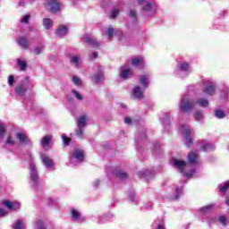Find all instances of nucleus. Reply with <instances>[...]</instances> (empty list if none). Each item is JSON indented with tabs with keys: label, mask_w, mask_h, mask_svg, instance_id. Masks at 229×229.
<instances>
[{
	"label": "nucleus",
	"mask_w": 229,
	"mask_h": 229,
	"mask_svg": "<svg viewBox=\"0 0 229 229\" xmlns=\"http://www.w3.org/2000/svg\"><path fill=\"white\" fill-rule=\"evenodd\" d=\"M46 10L51 13H56L62 10V4L58 0H47L45 4Z\"/></svg>",
	"instance_id": "obj_1"
},
{
	"label": "nucleus",
	"mask_w": 229,
	"mask_h": 229,
	"mask_svg": "<svg viewBox=\"0 0 229 229\" xmlns=\"http://www.w3.org/2000/svg\"><path fill=\"white\" fill-rule=\"evenodd\" d=\"M182 135L185 137V144L188 148H191L192 146V139L191 138V135L194 133L192 129L189 125H182Z\"/></svg>",
	"instance_id": "obj_2"
},
{
	"label": "nucleus",
	"mask_w": 229,
	"mask_h": 229,
	"mask_svg": "<svg viewBox=\"0 0 229 229\" xmlns=\"http://www.w3.org/2000/svg\"><path fill=\"white\" fill-rule=\"evenodd\" d=\"M180 108L182 112H190V110L194 108V101L184 97L181 100Z\"/></svg>",
	"instance_id": "obj_3"
},
{
	"label": "nucleus",
	"mask_w": 229,
	"mask_h": 229,
	"mask_svg": "<svg viewBox=\"0 0 229 229\" xmlns=\"http://www.w3.org/2000/svg\"><path fill=\"white\" fill-rule=\"evenodd\" d=\"M131 64L133 67H137V69H144V67H146V61H144L142 55L132 57L131 59Z\"/></svg>",
	"instance_id": "obj_4"
},
{
	"label": "nucleus",
	"mask_w": 229,
	"mask_h": 229,
	"mask_svg": "<svg viewBox=\"0 0 229 229\" xmlns=\"http://www.w3.org/2000/svg\"><path fill=\"white\" fill-rule=\"evenodd\" d=\"M131 76H133V70H131V68L121 67L120 78H122V80H128V78H131Z\"/></svg>",
	"instance_id": "obj_5"
},
{
	"label": "nucleus",
	"mask_w": 229,
	"mask_h": 229,
	"mask_svg": "<svg viewBox=\"0 0 229 229\" xmlns=\"http://www.w3.org/2000/svg\"><path fill=\"white\" fill-rule=\"evenodd\" d=\"M15 139L20 142V144H30V139L24 132H17L15 134Z\"/></svg>",
	"instance_id": "obj_6"
},
{
	"label": "nucleus",
	"mask_w": 229,
	"mask_h": 229,
	"mask_svg": "<svg viewBox=\"0 0 229 229\" xmlns=\"http://www.w3.org/2000/svg\"><path fill=\"white\" fill-rule=\"evenodd\" d=\"M30 170L31 181L35 183H38V173L37 172V167L35 166V164H30Z\"/></svg>",
	"instance_id": "obj_7"
},
{
	"label": "nucleus",
	"mask_w": 229,
	"mask_h": 229,
	"mask_svg": "<svg viewBox=\"0 0 229 229\" xmlns=\"http://www.w3.org/2000/svg\"><path fill=\"white\" fill-rule=\"evenodd\" d=\"M187 165V163L183 160H178L174 159L173 160V166L176 167V169H179L180 173H185L183 169H185V166Z\"/></svg>",
	"instance_id": "obj_8"
},
{
	"label": "nucleus",
	"mask_w": 229,
	"mask_h": 229,
	"mask_svg": "<svg viewBox=\"0 0 229 229\" xmlns=\"http://www.w3.org/2000/svg\"><path fill=\"white\" fill-rule=\"evenodd\" d=\"M3 205H4V207H6L7 208H9V210H19V208H21V203L19 202H10V200H4L2 202Z\"/></svg>",
	"instance_id": "obj_9"
},
{
	"label": "nucleus",
	"mask_w": 229,
	"mask_h": 229,
	"mask_svg": "<svg viewBox=\"0 0 229 229\" xmlns=\"http://www.w3.org/2000/svg\"><path fill=\"white\" fill-rule=\"evenodd\" d=\"M17 42L21 49H30V41H28L26 37L18 38Z\"/></svg>",
	"instance_id": "obj_10"
},
{
	"label": "nucleus",
	"mask_w": 229,
	"mask_h": 229,
	"mask_svg": "<svg viewBox=\"0 0 229 229\" xmlns=\"http://www.w3.org/2000/svg\"><path fill=\"white\" fill-rule=\"evenodd\" d=\"M199 159V154L195 151H191L188 154V161L190 164L196 165Z\"/></svg>",
	"instance_id": "obj_11"
},
{
	"label": "nucleus",
	"mask_w": 229,
	"mask_h": 229,
	"mask_svg": "<svg viewBox=\"0 0 229 229\" xmlns=\"http://www.w3.org/2000/svg\"><path fill=\"white\" fill-rule=\"evenodd\" d=\"M72 157L76 158L79 162H83V158H85V152L81 149H75L73 151Z\"/></svg>",
	"instance_id": "obj_12"
},
{
	"label": "nucleus",
	"mask_w": 229,
	"mask_h": 229,
	"mask_svg": "<svg viewBox=\"0 0 229 229\" xmlns=\"http://www.w3.org/2000/svg\"><path fill=\"white\" fill-rule=\"evenodd\" d=\"M140 83L143 85L144 89H148V86L149 85V74L140 75Z\"/></svg>",
	"instance_id": "obj_13"
},
{
	"label": "nucleus",
	"mask_w": 229,
	"mask_h": 229,
	"mask_svg": "<svg viewBox=\"0 0 229 229\" xmlns=\"http://www.w3.org/2000/svg\"><path fill=\"white\" fill-rule=\"evenodd\" d=\"M51 140H53V135H45L41 140V145L43 146V148H47V146H49V144L51 143Z\"/></svg>",
	"instance_id": "obj_14"
},
{
	"label": "nucleus",
	"mask_w": 229,
	"mask_h": 229,
	"mask_svg": "<svg viewBox=\"0 0 229 229\" xmlns=\"http://www.w3.org/2000/svg\"><path fill=\"white\" fill-rule=\"evenodd\" d=\"M41 160L46 167H53V165H55V163H53V159L49 158V157L46 155L41 156Z\"/></svg>",
	"instance_id": "obj_15"
},
{
	"label": "nucleus",
	"mask_w": 229,
	"mask_h": 229,
	"mask_svg": "<svg viewBox=\"0 0 229 229\" xmlns=\"http://www.w3.org/2000/svg\"><path fill=\"white\" fill-rule=\"evenodd\" d=\"M84 42L87 44H90V46H93V47H99V43L96 41L93 38H90V36L86 35L84 37Z\"/></svg>",
	"instance_id": "obj_16"
},
{
	"label": "nucleus",
	"mask_w": 229,
	"mask_h": 229,
	"mask_svg": "<svg viewBox=\"0 0 229 229\" xmlns=\"http://www.w3.org/2000/svg\"><path fill=\"white\" fill-rule=\"evenodd\" d=\"M203 92L207 94L208 96H212L214 92H216V85L214 84H209L206 88H204Z\"/></svg>",
	"instance_id": "obj_17"
},
{
	"label": "nucleus",
	"mask_w": 229,
	"mask_h": 229,
	"mask_svg": "<svg viewBox=\"0 0 229 229\" xmlns=\"http://www.w3.org/2000/svg\"><path fill=\"white\" fill-rule=\"evenodd\" d=\"M87 126V117L82 115L77 120V128H84Z\"/></svg>",
	"instance_id": "obj_18"
},
{
	"label": "nucleus",
	"mask_w": 229,
	"mask_h": 229,
	"mask_svg": "<svg viewBox=\"0 0 229 229\" xmlns=\"http://www.w3.org/2000/svg\"><path fill=\"white\" fill-rule=\"evenodd\" d=\"M67 33V27L61 25L56 30V36L57 37H64V35Z\"/></svg>",
	"instance_id": "obj_19"
},
{
	"label": "nucleus",
	"mask_w": 229,
	"mask_h": 229,
	"mask_svg": "<svg viewBox=\"0 0 229 229\" xmlns=\"http://www.w3.org/2000/svg\"><path fill=\"white\" fill-rule=\"evenodd\" d=\"M133 95L135 98H140L144 97V93L142 92V89H140V87L136 86L133 89Z\"/></svg>",
	"instance_id": "obj_20"
},
{
	"label": "nucleus",
	"mask_w": 229,
	"mask_h": 229,
	"mask_svg": "<svg viewBox=\"0 0 229 229\" xmlns=\"http://www.w3.org/2000/svg\"><path fill=\"white\" fill-rule=\"evenodd\" d=\"M43 25L46 28V30H50L51 28H53V20L49 18H45L43 20Z\"/></svg>",
	"instance_id": "obj_21"
},
{
	"label": "nucleus",
	"mask_w": 229,
	"mask_h": 229,
	"mask_svg": "<svg viewBox=\"0 0 229 229\" xmlns=\"http://www.w3.org/2000/svg\"><path fill=\"white\" fill-rule=\"evenodd\" d=\"M5 144L8 146H15L16 141L15 139H13V136L12 134H9L6 138Z\"/></svg>",
	"instance_id": "obj_22"
},
{
	"label": "nucleus",
	"mask_w": 229,
	"mask_h": 229,
	"mask_svg": "<svg viewBox=\"0 0 229 229\" xmlns=\"http://www.w3.org/2000/svg\"><path fill=\"white\" fill-rule=\"evenodd\" d=\"M72 216L75 221H81V214L76 209H72Z\"/></svg>",
	"instance_id": "obj_23"
},
{
	"label": "nucleus",
	"mask_w": 229,
	"mask_h": 229,
	"mask_svg": "<svg viewBox=\"0 0 229 229\" xmlns=\"http://www.w3.org/2000/svg\"><path fill=\"white\" fill-rule=\"evenodd\" d=\"M143 10L145 12H151L152 13H155V12H156L155 5L153 4H149V3H148L146 4V6L143 7Z\"/></svg>",
	"instance_id": "obj_24"
},
{
	"label": "nucleus",
	"mask_w": 229,
	"mask_h": 229,
	"mask_svg": "<svg viewBox=\"0 0 229 229\" xmlns=\"http://www.w3.org/2000/svg\"><path fill=\"white\" fill-rule=\"evenodd\" d=\"M16 93L19 96H24V94H26V88H24V86L20 85L16 88Z\"/></svg>",
	"instance_id": "obj_25"
},
{
	"label": "nucleus",
	"mask_w": 229,
	"mask_h": 229,
	"mask_svg": "<svg viewBox=\"0 0 229 229\" xmlns=\"http://www.w3.org/2000/svg\"><path fill=\"white\" fill-rule=\"evenodd\" d=\"M13 229H24V222L22 220H17L13 225Z\"/></svg>",
	"instance_id": "obj_26"
},
{
	"label": "nucleus",
	"mask_w": 229,
	"mask_h": 229,
	"mask_svg": "<svg viewBox=\"0 0 229 229\" xmlns=\"http://www.w3.org/2000/svg\"><path fill=\"white\" fill-rule=\"evenodd\" d=\"M18 65L20 67V71H26V67H28L26 61L21 59H18Z\"/></svg>",
	"instance_id": "obj_27"
},
{
	"label": "nucleus",
	"mask_w": 229,
	"mask_h": 229,
	"mask_svg": "<svg viewBox=\"0 0 229 229\" xmlns=\"http://www.w3.org/2000/svg\"><path fill=\"white\" fill-rule=\"evenodd\" d=\"M179 69L180 71H182V72L189 71V69H191V65L189 64V63L184 62L181 64Z\"/></svg>",
	"instance_id": "obj_28"
},
{
	"label": "nucleus",
	"mask_w": 229,
	"mask_h": 229,
	"mask_svg": "<svg viewBox=\"0 0 229 229\" xmlns=\"http://www.w3.org/2000/svg\"><path fill=\"white\" fill-rule=\"evenodd\" d=\"M197 104H199V106H208V100L204 98H199L197 100Z\"/></svg>",
	"instance_id": "obj_29"
},
{
	"label": "nucleus",
	"mask_w": 229,
	"mask_h": 229,
	"mask_svg": "<svg viewBox=\"0 0 229 229\" xmlns=\"http://www.w3.org/2000/svg\"><path fill=\"white\" fill-rule=\"evenodd\" d=\"M93 80L96 83H99V81H101V80H103V72H99L98 74H96L93 77Z\"/></svg>",
	"instance_id": "obj_30"
},
{
	"label": "nucleus",
	"mask_w": 229,
	"mask_h": 229,
	"mask_svg": "<svg viewBox=\"0 0 229 229\" xmlns=\"http://www.w3.org/2000/svg\"><path fill=\"white\" fill-rule=\"evenodd\" d=\"M214 148V146L209 143V142H206L202 147L201 149L202 151H208V149H212Z\"/></svg>",
	"instance_id": "obj_31"
},
{
	"label": "nucleus",
	"mask_w": 229,
	"mask_h": 229,
	"mask_svg": "<svg viewBox=\"0 0 229 229\" xmlns=\"http://www.w3.org/2000/svg\"><path fill=\"white\" fill-rule=\"evenodd\" d=\"M6 135V127L0 123V139H3Z\"/></svg>",
	"instance_id": "obj_32"
},
{
	"label": "nucleus",
	"mask_w": 229,
	"mask_h": 229,
	"mask_svg": "<svg viewBox=\"0 0 229 229\" xmlns=\"http://www.w3.org/2000/svg\"><path fill=\"white\" fill-rule=\"evenodd\" d=\"M117 178H120L121 180H126V178H128V174L120 171L116 174Z\"/></svg>",
	"instance_id": "obj_33"
},
{
	"label": "nucleus",
	"mask_w": 229,
	"mask_h": 229,
	"mask_svg": "<svg viewBox=\"0 0 229 229\" xmlns=\"http://www.w3.org/2000/svg\"><path fill=\"white\" fill-rule=\"evenodd\" d=\"M105 35H106V37H108V38H110V40H111L112 37H114V28L109 27V28L107 29L106 32L105 33Z\"/></svg>",
	"instance_id": "obj_34"
},
{
	"label": "nucleus",
	"mask_w": 229,
	"mask_h": 229,
	"mask_svg": "<svg viewBox=\"0 0 229 229\" xmlns=\"http://www.w3.org/2000/svg\"><path fill=\"white\" fill-rule=\"evenodd\" d=\"M70 62L72 64H74L75 67H78V62H80V56H78V55L72 56L70 59Z\"/></svg>",
	"instance_id": "obj_35"
},
{
	"label": "nucleus",
	"mask_w": 229,
	"mask_h": 229,
	"mask_svg": "<svg viewBox=\"0 0 229 229\" xmlns=\"http://www.w3.org/2000/svg\"><path fill=\"white\" fill-rule=\"evenodd\" d=\"M43 50H44V47L42 46L35 47L33 49V53L34 55H40V53H42Z\"/></svg>",
	"instance_id": "obj_36"
},
{
	"label": "nucleus",
	"mask_w": 229,
	"mask_h": 229,
	"mask_svg": "<svg viewBox=\"0 0 229 229\" xmlns=\"http://www.w3.org/2000/svg\"><path fill=\"white\" fill-rule=\"evenodd\" d=\"M215 115H216V117H218V119H223V117H225V112H223L221 110H216Z\"/></svg>",
	"instance_id": "obj_37"
},
{
	"label": "nucleus",
	"mask_w": 229,
	"mask_h": 229,
	"mask_svg": "<svg viewBox=\"0 0 229 229\" xmlns=\"http://www.w3.org/2000/svg\"><path fill=\"white\" fill-rule=\"evenodd\" d=\"M203 119V113L201 111H197L195 113V121H201Z\"/></svg>",
	"instance_id": "obj_38"
},
{
	"label": "nucleus",
	"mask_w": 229,
	"mask_h": 229,
	"mask_svg": "<svg viewBox=\"0 0 229 229\" xmlns=\"http://www.w3.org/2000/svg\"><path fill=\"white\" fill-rule=\"evenodd\" d=\"M83 130H85V129L78 128V130L75 131L77 137H80V139H83Z\"/></svg>",
	"instance_id": "obj_39"
},
{
	"label": "nucleus",
	"mask_w": 229,
	"mask_h": 229,
	"mask_svg": "<svg viewBox=\"0 0 229 229\" xmlns=\"http://www.w3.org/2000/svg\"><path fill=\"white\" fill-rule=\"evenodd\" d=\"M36 226L37 229H46V227L44 226V222H42L41 220H38L36 222Z\"/></svg>",
	"instance_id": "obj_40"
},
{
	"label": "nucleus",
	"mask_w": 229,
	"mask_h": 229,
	"mask_svg": "<svg viewBox=\"0 0 229 229\" xmlns=\"http://www.w3.org/2000/svg\"><path fill=\"white\" fill-rule=\"evenodd\" d=\"M119 15V9H114L111 12V19H115Z\"/></svg>",
	"instance_id": "obj_41"
},
{
	"label": "nucleus",
	"mask_w": 229,
	"mask_h": 229,
	"mask_svg": "<svg viewBox=\"0 0 229 229\" xmlns=\"http://www.w3.org/2000/svg\"><path fill=\"white\" fill-rule=\"evenodd\" d=\"M13 83H15V78L13 77V75H10L8 77V84L10 85V87H12Z\"/></svg>",
	"instance_id": "obj_42"
},
{
	"label": "nucleus",
	"mask_w": 229,
	"mask_h": 229,
	"mask_svg": "<svg viewBox=\"0 0 229 229\" xmlns=\"http://www.w3.org/2000/svg\"><path fill=\"white\" fill-rule=\"evenodd\" d=\"M229 189V182H226L224 186H220V192H225Z\"/></svg>",
	"instance_id": "obj_43"
},
{
	"label": "nucleus",
	"mask_w": 229,
	"mask_h": 229,
	"mask_svg": "<svg viewBox=\"0 0 229 229\" xmlns=\"http://www.w3.org/2000/svg\"><path fill=\"white\" fill-rule=\"evenodd\" d=\"M72 81L75 83V85H81V80L77 76H73Z\"/></svg>",
	"instance_id": "obj_44"
},
{
	"label": "nucleus",
	"mask_w": 229,
	"mask_h": 229,
	"mask_svg": "<svg viewBox=\"0 0 229 229\" xmlns=\"http://www.w3.org/2000/svg\"><path fill=\"white\" fill-rule=\"evenodd\" d=\"M72 93L74 94L75 98H77V99H79L80 101L83 99V97H81V95L75 89H72Z\"/></svg>",
	"instance_id": "obj_45"
},
{
	"label": "nucleus",
	"mask_w": 229,
	"mask_h": 229,
	"mask_svg": "<svg viewBox=\"0 0 229 229\" xmlns=\"http://www.w3.org/2000/svg\"><path fill=\"white\" fill-rule=\"evenodd\" d=\"M30 14H27V15H24L22 18H21V22H24L25 24H28L29 21H30Z\"/></svg>",
	"instance_id": "obj_46"
},
{
	"label": "nucleus",
	"mask_w": 229,
	"mask_h": 229,
	"mask_svg": "<svg viewBox=\"0 0 229 229\" xmlns=\"http://www.w3.org/2000/svg\"><path fill=\"white\" fill-rule=\"evenodd\" d=\"M62 139L64 142V145L69 146V143L71 142V138H67L66 136H63Z\"/></svg>",
	"instance_id": "obj_47"
},
{
	"label": "nucleus",
	"mask_w": 229,
	"mask_h": 229,
	"mask_svg": "<svg viewBox=\"0 0 229 229\" xmlns=\"http://www.w3.org/2000/svg\"><path fill=\"white\" fill-rule=\"evenodd\" d=\"M219 221L223 226H226V217L225 216H220Z\"/></svg>",
	"instance_id": "obj_48"
},
{
	"label": "nucleus",
	"mask_w": 229,
	"mask_h": 229,
	"mask_svg": "<svg viewBox=\"0 0 229 229\" xmlns=\"http://www.w3.org/2000/svg\"><path fill=\"white\" fill-rule=\"evenodd\" d=\"M130 17H132L133 19H135V17H137V13L134 10H131L130 12Z\"/></svg>",
	"instance_id": "obj_49"
},
{
	"label": "nucleus",
	"mask_w": 229,
	"mask_h": 229,
	"mask_svg": "<svg viewBox=\"0 0 229 229\" xmlns=\"http://www.w3.org/2000/svg\"><path fill=\"white\" fill-rule=\"evenodd\" d=\"M124 123H125V124H131V118L126 117V118L124 119Z\"/></svg>",
	"instance_id": "obj_50"
},
{
	"label": "nucleus",
	"mask_w": 229,
	"mask_h": 229,
	"mask_svg": "<svg viewBox=\"0 0 229 229\" xmlns=\"http://www.w3.org/2000/svg\"><path fill=\"white\" fill-rule=\"evenodd\" d=\"M0 216H6V211L0 208Z\"/></svg>",
	"instance_id": "obj_51"
},
{
	"label": "nucleus",
	"mask_w": 229,
	"mask_h": 229,
	"mask_svg": "<svg viewBox=\"0 0 229 229\" xmlns=\"http://www.w3.org/2000/svg\"><path fill=\"white\" fill-rule=\"evenodd\" d=\"M157 229H165V227L164 226V225L160 224L157 225Z\"/></svg>",
	"instance_id": "obj_52"
},
{
	"label": "nucleus",
	"mask_w": 229,
	"mask_h": 229,
	"mask_svg": "<svg viewBox=\"0 0 229 229\" xmlns=\"http://www.w3.org/2000/svg\"><path fill=\"white\" fill-rule=\"evenodd\" d=\"M176 192L177 194H182V188H177Z\"/></svg>",
	"instance_id": "obj_53"
},
{
	"label": "nucleus",
	"mask_w": 229,
	"mask_h": 229,
	"mask_svg": "<svg viewBox=\"0 0 229 229\" xmlns=\"http://www.w3.org/2000/svg\"><path fill=\"white\" fill-rule=\"evenodd\" d=\"M208 208H210V206L205 207L202 208V211L205 212L206 210H208Z\"/></svg>",
	"instance_id": "obj_54"
},
{
	"label": "nucleus",
	"mask_w": 229,
	"mask_h": 229,
	"mask_svg": "<svg viewBox=\"0 0 229 229\" xmlns=\"http://www.w3.org/2000/svg\"><path fill=\"white\" fill-rule=\"evenodd\" d=\"M144 1H146V0H138V4H143Z\"/></svg>",
	"instance_id": "obj_55"
},
{
	"label": "nucleus",
	"mask_w": 229,
	"mask_h": 229,
	"mask_svg": "<svg viewBox=\"0 0 229 229\" xmlns=\"http://www.w3.org/2000/svg\"><path fill=\"white\" fill-rule=\"evenodd\" d=\"M93 58H98V53H93Z\"/></svg>",
	"instance_id": "obj_56"
},
{
	"label": "nucleus",
	"mask_w": 229,
	"mask_h": 229,
	"mask_svg": "<svg viewBox=\"0 0 229 229\" xmlns=\"http://www.w3.org/2000/svg\"><path fill=\"white\" fill-rule=\"evenodd\" d=\"M186 176H192V174H185Z\"/></svg>",
	"instance_id": "obj_57"
},
{
	"label": "nucleus",
	"mask_w": 229,
	"mask_h": 229,
	"mask_svg": "<svg viewBox=\"0 0 229 229\" xmlns=\"http://www.w3.org/2000/svg\"><path fill=\"white\" fill-rule=\"evenodd\" d=\"M226 205L229 207V199H226Z\"/></svg>",
	"instance_id": "obj_58"
},
{
	"label": "nucleus",
	"mask_w": 229,
	"mask_h": 229,
	"mask_svg": "<svg viewBox=\"0 0 229 229\" xmlns=\"http://www.w3.org/2000/svg\"><path fill=\"white\" fill-rule=\"evenodd\" d=\"M118 35H123L122 31H117Z\"/></svg>",
	"instance_id": "obj_59"
},
{
	"label": "nucleus",
	"mask_w": 229,
	"mask_h": 229,
	"mask_svg": "<svg viewBox=\"0 0 229 229\" xmlns=\"http://www.w3.org/2000/svg\"><path fill=\"white\" fill-rule=\"evenodd\" d=\"M175 199H178V196L175 197Z\"/></svg>",
	"instance_id": "obj_60"
}]
</instances>
